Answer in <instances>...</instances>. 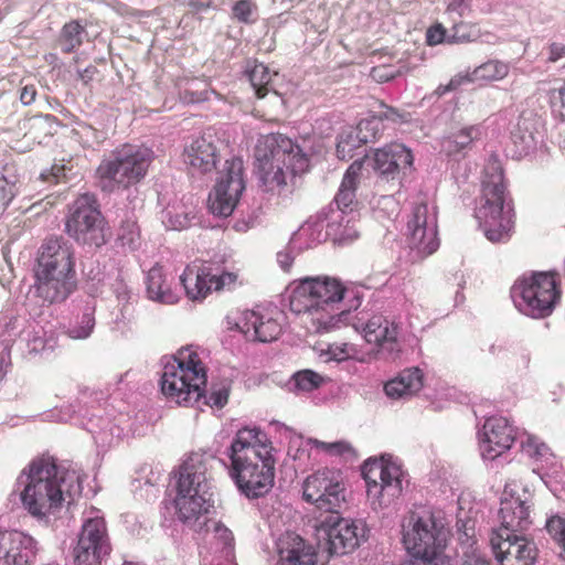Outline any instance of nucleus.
Listing matches in <instances>:
<instances>
[{
    "instance_id": "nucleus-24",
    "label": "nucleus",
    "mask_w": 565,
    "mask_h": 565,
    "mask_svg": "<svg viewBox=\"0 0 565 565\" xmlns=\"http://www.w3.org/2000/svg\"><path fill=\"white\" fill-rule=\"evenodd\" d=\"M0 554L6 565H31L35 558L33 540L18 531H4L0 542Z\"/></svg>"
},
{
    "instance_id": "nucleus-46",
    "label": "nucleus",
    "mask_w": 565,
    "mask_h": 565,
    "mask_svg": "<svg viewBox=\"0 0 565 565\" xmlns=\"http://www.w3.org/2000/svg\"><path fill=\"white\" fill-rule=\"evenodd\" d=\"M548 100L552 111L565 124V83L548 92Z\"/></svg>"
},
{
    "instance_id": "nucleus-20",
    "label": "nucleus",
    "mask_w": 565,
    "mask_h": 565,
    "mask_svg": "<svg viewBox=\"0 0 565 565\" xmlns=\"http://www.w3.org/2000/svg\"><path fill=\"white\" fill-rule=\"evenodd\" d=\"M533 507L530 493L503 498L500 504L499 518L501 526L495 532L507 531L511 534L526 531L532 524L531 509Z\"/></svg>"
},
{
    "instance_id": "nucleus-49",
    "label": "nucleus",
    "mask_w": 565,
    "mask_h": 565,
    "mask_svg": "<svg viewBox=\"0 0 565 565\" xmlns=\"http://www.w3.org/2000/svg\"><path fill=\"white\" fill-rule=\"evenodd\" d=\"M224 186L223 185H215L214 186V190L213 192L210 193L209 195V210L211 211V213H213L214 215H217V216H230L232 213H223L222 211H218L216 205L217 206H223L224 204V200L227 201V194L225 192V190H223Z\"/></svg>"
},
{
    "instance_id": "nucleus-18",
    "label": "nucleus",
    "mask_w": 565,
    "mask_h": 565,
    "mask_svg": "<svg viewBox=\"0 0 565 565\" xmlns=\"http://www.w3.org/2000/svg\"><path fill=\"white\" fill-rule=\"evenodd\" d=\"M490 544L500 565H533L537 557L535 543L523 535L493 532Z\"/></svg>"
},
{
    "instance_id": "nucleus-11",
    "label": "nucleus",
    "mask_w": 565,
    "mask_h": 565,
    "mask_svg": "<svg viewBox=\"0 0 565 565\" xmlns=\"http://www.w3.org/2000/svg\"><path fill=\"white\" fill-rule=\"evenodd\" d=\"M514 298H520L521 311L532 318L550 316L561 298V280L557 274L534 273L516 280L512 287Z\"/></svg>"
},
{
    "instance_id": "nucleus-60",
    "label": "nucleus",
    "mask_w": 565,
    "mask_h": 565,
    "mask_svg": "<svg viewBox=\"0 0 565 565\" xmlns=\"http://www.w3.org/2000/svg\"><path fill=\"white\" fill-rule=\"evenodd\" d=\"M515 351V347L513 344H508L507 342H503V341H500V342H497V343H493L491 347H490V352L493 354V355H500L502 354V360H505V361H509L510 358L508 356V352H513Z\"/></svg>"
},
{
    "instance_id": "nucleus-57",
    "label": "nucleus",
    "mask_w": 565,
    "mask_h": 565,
    "mask_svg": "<svg viewBox=\"0 0 565 565\" xmlns=\"http://www.w3.org/2000/svg\"><path fill=\"white\" fill-rule=\"evenodd\" d=\"M397 75L396 72H394L393 70H391L390 67L385 66V65H380V66H375L371 70V76L373 79L377 81V82H388L393 78H395Z\"/></svg>"
},
{
    "instance_id": "nucleus-44",
    "label": "nucleus",
    "mask_w": 565,
    "mask_h": 565,
    "mask_svg": "<svg viewBox=\"0 0 565 565\" xmlns=\"http://www.w3.org/2000/svg\"><path fill=\"white\" fill-rule=\"evenodd\" d=\"M294 381L298 390L310 392L320 386L322 376L311 370H303L294 375Z\"/></svg>"
},
{
    "instance_id": "nucleus-3",
    "label": "nucleus",
    "mask_w": 565,
    "mask_h": 565,
    "mask_svg": "<svg viewBox=\"0 0 565 565\" xmlns=\"http://www.w3.org/2000/svg\"><path fill=\"white\" fill-rule=\"evenodd\" d=\"M68 478H76L62 468L56 458L41 455L33 458L21 471L19 483L23 484L20 501L23 509L34 519L42 521L56 515L71 493L64 484Z\"/></svg>"
},
{
    "instance_id": "nucleus-26",
    "label": "nucleus",
    "mask_w": 565,
    "mask_h": 565,
    "mask_svg": "<svg viewBox=\"0 0 565 565\" xmlns=\"http://www.w3.org/2000/svg\"><path fill=\"white\" fill-rule=\"evenodd\" d=\"M215 185H223L227 194V201L224 200L223 206H217L223 213H233L243 191L245 190L243 160L233 158L225 161L224 170Z\"/></svg>"
},
{
    "instance_id": "nucleus-37",
    "label": "nucleus",
    "mask_w": 565,
    "mask_h": 565,
    "mask_svg": "<svg viewBox=\"0 0 565 565\" xmlns=\"http://www.w3.org/2000/svg\"><path fill=\"white\" fill-rule=\"evenodd\" d=\"M356 137L358 132L354 127H349L339 135L337 142V156L339 159H352L354 156L353 151L364 145L362 140Z\"/></svg>"
},
{
    "instance_id": "nucleus-61",
    "label": "nucleus",
    "mask_w": 565,
    "mask_h": 565,
    "mask_svg": "<svg viewBox=\"0 0 565 565\" xmlns=\"http://www.w3.org/2000/svg\"><path fill=\"white\" fill-rule=\"evenodd\" d=\"M53 116L45 115V116H34L29 119V132L33 135L34 138H36L35 134H33V130H40L43 126L47 125L50 121H52Z\"/></svg>"
},
{
    "instance_id": "nucleus-45",
    "label": "nucleus",
    "mask_w": 565,
    "mask_h": 565,
    "mask_svg": "<svg viewBox=\"0 0 565 565\" xmlns=\"http://www.w3.org/2000/svg\"><path fill=\"white\" fill-rule=\"evenodd\" d=\"M140 238L139 226L135 221H125L118 231V239L122 246L135 248Z\"/></svg>"
},
{
    "instance_id": "nucleus-32",
    "label": "nucleus",
    "mask_w": 565,
    "mask_h": 565,
    "mask_svg": "<svg viewBox=\"0 0 565 565\" xmlns=\"http://www.w3.org/2000/svg\"><path fill=\"white\" fill-rule=\"evenodd\" d=\"M482 136L480 125H469L451 130L441 139V150L447 156L458 154Z\"/></svg>"
},
{
    "instance_id": "nucleus-23",
    "label": "nucleus",
    "mask_w": 565,
    "mask_h": 565,
    "mask_svg": "<svg viewBox=\"0 0 565 565\" xmlns=\"http://www.w3.org/2000/svg\"><path fill=\"white\" fill-rule=\"evenodd\" d=\"M363 331L365 341L375 344L381 352L388 356L395 358L401 351L397 340L398 328L383 316H373L366 322Z\"/></svg>"
},
{
    "instance_id": "nucleus-16",
    "label": "nucleus",
    "mask_w": 565,
    "mask_h": 565,
    "mask_svg": "<svg viewBox=\"0 0 565 565\" xmlns=\"http://www.w3.org/2000/svg\"><path fill=\"white\" fill-rule=\"evenodd\" d=\"M407 242L419 257L434 254L439 247L437 216L429 213L428 205L419 202L413 206L407 221Z\"/></svg>"
},
{
    "instance_id": "nucleus-63",
    "label": "nucleus",
    "mask_w": 565,
    "mask_h": 565,
    "mask_svg": "<svg viewBox=\"0 0 565 565\" xmlns=\"http://www.w3.org/2000/svg\"><path fill=\"white\" fill-rule=\"evenodd\" d=\"M36 88L34 85H25L21 88L20 100L23 105H30L35 100Z\"/></svg>"
},
{
    "instance_id": "nucleus-5",
    "label": "nucleus",
    "mask_w": 565,
    "mask_h": 565,
    "mask_svg": "<svg viewBox=\"0 0 565 565\" xmlns=\"http://www.w3.org/2000/svg\"><path fill=\"white\" fill-rule=\"evenodd\" d=\"M259 179L268 191L287 184L288 174H301L309 169V158L292 139L282 134L263 136L256 146Z\"/></svg>"
},
{
    "instance_id": "nucleus-1",
    "label": "nucleus",
    "mask_w": 565,
    "mask_h": 565,
    "mask_svg": "<svg viewBox=\"0 0 565 565\" xmlns=\"http://www.w3.org/2000/svg\"><path fill=\"white\" fill-rule=\"evenodd\" d=\"M267 435L258 428L239 429L230 447V475L247 498L265 495L274 487L276 459Z\"/></svg>"
},
{
    "instance_id": "nucleus-29",
    "label": "nucleus",
    "mask_w": 565,
    "mask_h": 565,
    "mask_svg": "<svg viewBox=\"0 0 565 565\" xmlns=\"http://www.w3.org/2000/svg\"><path fill=\"white\" fill-rule=\"evenodd\" d=\"M38 264H49L57 269L74 270V250L63 237H51L41 247Z\"/></svg>"
},
{
    "instance_id": "nucleus-59",
    "label": "nucleus",
    "mask_w": 565,
    "mask_h": 565,
    "mask_svg": "<svg viewBox=\"0 0 565 565\" xmlns=\"http://www.w3.org/2000/svg\"><path fill=\"white\" fill-rule=\"evenodd\" d=\"M228 401V390L220 388L217 391L211 392L209 396V404L211 406L222 408Z\"/></svg>"
},
{
    "instance_id": "nucleus-55",
    "label": "nucleus",
    "mask_w": 565,
    "mask_h": 565,
    "mask_svg": "<svg viewBox=\"0 0 565 565\" xmlns=\"http://www.w3.org/2000/svg\"><path fill=\"white\" fill-rule=\"evenodd\" d=\"M82 323L83 326L79 329L72 330L73 338L84 339L92 333L95 322L90 313L83 315Z\"/></svg>"
},
{
    "instance_id": "nucleus-19",
    "label": "nucleus",
    "mask_w": 565,
    "mask_h": 565,
    "mask_svg": "<svg viewBox=\"0 0 565 565\" xmlns=\"http://www.w3.org/2000/svg\"><path fill=\"white\" fill-rule=\"evenodd\" d=\"M217 137L213 129H206L184 147V162L194 171L206 174L215 170L218 161Z\"/></svg>"
},
{
    "instance_id": "nucleus-56",
    "label": "nucleus",
    "mask_w": 565,
    "mask_h": 565,
    "mask_svg": "<svg viewBox=\"0 0 565 565\" xmlns=\"http://www.w3.org/2000/svg\"><path fill=\"white\" fill-rule=\"evenodd\" d=\"M446 39V29L441 24H436L427 30V43L429 45H437Z\"/></svg>"
},
{
    "instance_id": "nucleus-27",
    "label": "nucleus",
    "mask_w": 565,
    "mask_h": 565,
    "mask_svg": "<svg viewBox=\"0 0 565 565\" xmlns=\"http://www.w3.org/2000/svg\"><path fill=\"white\" fill-rule=\"evenodd\" d=\"M413 153L402 143L393 142L375 150L373 168L381 174H394L402 169L412 167Z\"/></svg>"
},
{
    "instance_id": "nucleus-64",
    "label": "nucleus",
    "mask_w": 565,
    "mask_h": 565,
    "mask_svg": "<svg viewBox=\"0 0 565 565\" xmlns=\"http://www.w3.org/2000/svg\"><path fill=\"white\" fill-rule=\"evenodd\" d=\"M550 55L548 61L550 62H557L558 60L565 57V44L562 43H552L548 47Z\"/></svg>"
},
{
    "instance_id": "nucleus-36",
    "label": "nucleus",
    "mask_w": 565,
    "mask_h": 565,
    "mask_svg": "<svg viewBox=\"0 0 565 565\" xmlns=\"http://www.w3.org/2000/svg\"><path fill=\"white\" fill-rule=\"evenodd\" d=\"M246 73L257 98H264L268 94L269 85L271 83V73L269 68L262 63L255 62Z\"/></svg>"
},
{
    "instance_id": "nucleus-39",
    "label": "nucleus",
    "mask_w": 565,
    "mask_h": 565,
    "mask_svg": "<svg viewBox=\"0 0 565 565\" xmlns=\"http://www.w3.org/2000/svg\"><path fill=\"white\" fill-rule=\"evenodd\" d=\"M457 532H458V540L462 548H465L463 552H468V554H471L473 551L476 553L478 552L477 545V537H476V523L473 520H461L459 519L457 521Z\"/></svg>"
},
{
    "instance_id": "nucleus-51",
    "label": "nucleus",
    "mask_w": 565,
    "mask_h": 565,
    "mask_svg": "<svg viewBox=\"0 0 565 565\" xmlns=\"http://www.w3.org/2000/svg\"><path fill=\"white\" fill-rule=\"evenodd\" d=\"M35 271L47 274L58 279L73 281V277L75 270L71 269H57V267L51 266L49 264H38V268Z\"/></svg>"
},
{
    "instance_id": "nucleus-52",
    "label": "nucleus",
    "mask_w": 565,
    "mask_h": 565,
    "mask_svg": "<svg viewBox=\"0 0 565 565\" xmlns=\"http://www.w3.org/2000/svg\"><path fill=\"white\" fill-rule=\"evenodd\" d=\"M547 530L555 536L565 553V521L557 518L547 522Z\"/></svg>"
},
{
    "instance_id": "nucleus-17",
    "label": "nucleus",
    "mask_w": 565,
    "mask_h": 565,
    "mask_svg": "<svg viewBox=\"0 0 565 565\" xmlns=\"http://www.w3.org/2000/svg\"><path fill=\"white\" fill-rule=\"evenodd\" d=\"M326 535L330 554L343 555L354 551L365 539L366 529L361 522L343 519L332 513L318 529Z\"/></svg>"
},
{
    "instance_id": "nucleus-22",
    "label": "nucleus",
    "mask_w": 565,
    "mask_h": 565,
    "mask_svg": "<svg viewBox=\"0 0 565 565\" xmlns=\"http://www.w3.org/2000/svg\"><path fill=\"white\" fill-rule=\"evenodd\" d=\"M237 328L249 339L263 343L276 341L282 328L268 312L246 310L242 313Z\"/></svg>"
},
{
    "instance_id": "nucleus-6",
    "label": "nucleus",
    "mask_w": 565,
    "mask_h": 565,
    "mask_svg": "<svg viewBox=\"0 0 565 565\" xmlns=\"http://www.w3.org/2000/svg\"><path fill=\"white\" fill-rule=\"evenodd\" d=\"M407 552L425 565H454L446 553L449 531L444 518L429 509L411 512L403 523Z\"/></svg>"
},
{
    "instance_id": "nucleus-48",
    "label": "nucleus",
    "mask_w": 565,
    "mask_h": 565,
    "mask_svg": "<svg viewBox=\"0 0 565 565\" xmlns=\"http://www.w3.org/2000/svg\"><path fill=\"white\" fill-rule=\"evenodd\" d=\"M17 178L0 177V204L7 207L18 193Z\"/></svg>"
},
{
    "instance_id": "nucleus-33",
    "label": "nucleus",
    "mask_w": 565,
    "mask_h": 565,
    "mask_svg": "<svg viewBox=\"0 0 565 565\" xmlns=\"http://www.w3.org/2000/svg\"><path fill=\"white\" fill-rule=\"evenodd\" d=\"M147 292L151 300L173 305L178 302L179 296L171 288L163 268L159 265L153 266L147 276Z\"/></svg>"
},
{
    "instance_id": "nucleus-31",
    "label": "nucleus",
    "mask_w": 565,
    "mask_h": 565,
    "mask_svg": "<svg viewBox=\"0 0 565 565\" xmlns=\"http://www.w3.org/2000/svg\"><path fill=\"white\" fill-rule=\"evenodd\" d=\"M423 387V373L418 367L406 369L384 385V391L392 398H402L416 394Z\"/></svg>"
},
{
    "instance_id": "nucleus-40",
    "label": "nucleus",
    "mask_w": 565,
    "mask_h": 565,
    "mask_svg": "<svg viewBox=\"0 0 565 565\" xmlns=\"http://www.w3.org/2000/svg\"><path fill=\"white\" fill-rule=\"evenodd\" d=\"M524 452L531 458L542 461L552 456L551 448L537 436L530 435L522 443Z\"/></svg>"
},
{
    "instance_id": "nucleus-8",
    "label": "nucleus",
    "mask_w": 565,
    "mask_h": 565,
    "mask_svg": "<svg viewBox=\"0 0 565 565\" xmlns=\"http://www.w3.org/2000/svg\"><path fill=\"white\" fill-rule=\"evenodd\" d=\"M206 468L202 462H185L180 467L174 507L178 519L185 525H196L213 507L209 494Z\"/></svg>"
},
{
    "instance_id": "nucleus-25",
    "label": "nucleus",
    "mask_w": 565,
    "mask_h": 565,
    "mask_svg": "<svg viewBox=\"0 0 565 565\" xmlns=\"http://www.w3.org/2000/svg\"><path fill=\"white\" fill-rule=\"evenodd\" d=\"M276 565H317L316 548L295 533H287L278 543Z\"/></svg>"
},
{
    "instance_id": "nucleus-10",
    "label": "nucleus",
    "mask_w": 565,
    "mask_h": 565,
    "mask_svg": "<svg viewBox=\"0 0 565 565\" xmlns=\"http://www.w3.org/2000/svg\"><path fill=\"white\" fill-rule=\"evenodd\" d=\"M65 232L78 244L89 247H100L107 243L109 227L93 194H81L68 206Z\"/></svg>"
},
{
    "instance_id": "nucleus-41",
    "label": "nucleus",
    "mask_w": 565,
    "mask_h": 565,
    "mask_svg": "<svg viewBox=\"0 0 565 565\" xmlns=\"http://www.w3.org/2000/svg\"><path fill=\"white\" fill-rule=\"evenodd\" d=\"M315 448L324 451L330 456L355 457V450L348 441L340 440L334 443H326L318 439L311 441Z\"/></svg>"
},
{
    "instance_id": "nucleus-2",
    "label": "nucleus",
    "mask_w": 565,
    "mask_h": 565,
    "mask_svg": "<svg viewBox=\"0 0 565 565\" xmlns=\"http://www.w3.org/2000/svg\"><path fill=\"white\" fill-rule=\"evenodd\" d=\"M345 291L343 282L335 277H305L292 282L289 308L302 315L308 332H329L339 326L345 312L340 308Z\"/></svg>"
},
{
    "instance_id": "nucleus-9",
    "label": "nucleus",
    "mask_w": 565,
    "mask_h": 565,
    "mask_svg": "<svg viewBox=\"0 0 565 565\" xmlns=\"http://www.w3.org/2000/svg\"><path fill=\"white\" fill-rule=\"evenodd\" d=\"M152 159L153 152L150 149L124 145L109 159L100 162L96 173L105 185L128 189L146 177Z\"/></svg>"
},
{
    "instance_id": "nucleus-47",
    "label": "nucleus",
    "mask_w": 565,
    "mask_h": 565,
    "mask_svg": "<svg viewBox=\"0 0 565 565\" xmlns=\"http://www.w3.org/2000/svg\"><path fill=\"white\" fill-rule=\"evenodd\" d=\"M373 115L379 120L380 124H382L383 121H390L393 124H401L406 121L405 114L401 113L396 108L386 105L383 102L379 103V109L375 110Z\"/></svg>"
},
{
    "instance_id": "nucleus-62",
    "label": "nucleus",
    "mask_w": 565,
    "mask_h": 565,
    "mask_svg": "<svg viewBox=\"0 0 565 565\" xmlns=\"http://www.w3.org/2000/svg\"><path fill=\"white\" fill-rule=\"evenodd\" d=\"M463 556L465 558L461 565H491L488 559H486L480 553H476V551L471 554L463 552Z\"/></svg>"
},
{
    "instance_id": "nucleus-12",
    "label": "nucleus",
    "mask_w": 565,
    "mask_h": 565,
    "mask_svg": "<svg viewBox=\"0 0 565 565\" xmlns=\"http://www.w3.org/2000/svg\"><path fill=\"white\" fill-rule=\"evenodd\" d=\"M367 499L374 510L390 507L403 491L401 467L384 458H370L362 467Z\"/></svg>"
},
{
    "instance_id": "nucleus-4",
    "label": "nucleus",
    "mask_w": 565,
    "mask_h": 565,
    "mask_svg": "<svg viewBox=\"0 0 565 565\" xmlns=\"http://www.w3.org/2000/svg\"><path fill=\"white\" fill-rule=\"evenodd\" d=\"M507 185L503 170L497 160L486 168L481 195L475 210V217L486 237L492 243H505L514 227V211L507 202Z\"/></svg>"
},
{
    "instance_id": "nucleus-28",
    "label": "nucleus",
    "mask_w": 565,
    "mask_h": 565,
    "mask_svg": "<svg viewBox=\"0 0 565 565\" xmlns=\"http://www.w3.org/2000/svg\"><path fill=\"white\" fill-rule=\"evenodd\" d=\"M362 168L363 162L361 160H355L350 164L343 175L340 189L334 198V202L339 210L337 213V218H340L341 221L344 220L343 215L352 214L358 206L355 191L360 183Z\"/></svg>"
},
{
    "instance_id": "nucleus-30",
    "label": "nucleus",
    "mask_w": 565,
    "mask_h": 565,
    "mask_svg": "<svg viewBox=\"0 0 565 565\" xmlns=\"http://www.w3.org/2000/svg\"><path fill=\"white\" fill-rule=\"evenodd\" d=\"M35 294L49 303L65 300L74 289V282L35 271Z\"/></svg>"
},
{
    "instance_id": "nucleus-54",
    "label": "nucleus",
    "mask_w": 565,
    "mask_h": 565,
    "mask_svg": "<svg viewBox=\"0 0 565 565\" xmlns=\"http://www.w3.org/2000/svg\"><path fill=\"white\" fill-rule=\"evenodd\" d=\"M516 130L522 132L520 135V139L522 142L529 143L534 140V129L529 118L521 116L516 125Z\"/></svg>"
},
{
    "instance_id": "nucleus-34",
    "label": "nucleus",
    "mask_w": 565,
    "mask_h": 565,
    "mask_svg": "<svg viewBox=\"0 0 565 565\" xmlns=\"http://www.w3.org/2000/svg\"><path fill=\"white\" fill-rule=\"evenodd\" d=\"M510 73V65L500 60H489L477 66L472 72H466L468 83H492L504 79Z\"/></svg>"
},
{
    "instance_id": "nucleus-50",
    "label": "nucleus",
    "mask_w": 565,
    "mask_h": 565,
    "mask_svg": "<svg viewBox=\"0 0 565 565\" xmlns=\"http://www.w3.org/2000/svg\"><path fill=\"white\" fill-rule=\"evenodd\" d=\"M256 9V4L252 0H238L233 6V17L239 22H250V15Z\"/></svg>"
},
{
    "instance_id": "nucleus-43",
    "label": "nucleus",
    "mask_w": 565,
    "mask_h": 565,
    "mask_svg": "<svg viewBox=\"0 0 565 565\" xmlns=\"http://www.w3.org/2000/svg\"><path fill=\"white\" fill-rule=\"evenodd\" d=\"M354 128L358 132L356 138H360L363 143L375 141L380 137L381 124L374 115L370 118L360 120Z\"/></svg>"
},
{
    "instance_id": "nucleus-42",
    "label": "nucleus",
    "mask_w": 565,
    "mask_h": 565,
    "mask_svg": "<svg viewBox=\"0 0 565 565\" xmlns=\"http://www.w3.org/2000/svg\"><path fill=\"white\" fill-rule=\"evenodd\" d=\"M356 217L355 215H351L347 220V224L342 227L341 224L337 225L334 223L328 224V234L333 235L334 238L340 242H351L359 237V232L355 227Z\"/></svg>"
},
{
    "instance_id": "nucleus-14",
    "label": "nucleus",
    "mask_w": 565,
    "mask_h": 565,
    "mask_svg": "<svg viewBox=\"0 0 565 565\" xmlns=\"http://www.w3.org/2000/svg\"><path fill=\"white\" fill-rule=\"evenodd\" d=\"M181 285L186 297L192 301L204 300L212 291L234 290L242 285L236 271L212 273L211 267L201 266L192 268L188 266L180 276Z\"/></svg>"
},
{
    "instance_id": "nucleus-7",
    "label": "nucleus",
    "mask_w": 565,
    "mask_h": 565,
    "mask_svg": "<svg viewBox=\"0 0 565 565\" xmlns=\"http://www.w3.org/2000/svg\"><path fill=\"white\" fill-rule=\"evenodd\" d=\"M206 381V369L199 353L182 348L164 364L160 386L167 398L189 406L203 396Z\"/></svg>"
},
{
    "instance_id": "nucleus-53",
    "label": "nucleus",
    "mask_w": 565,
    "mask_h": 565,
    "mask_svg": "<svg viewBox=\"0 0 565 565\" xmlns=\"http://www.w3.org/2000/svg\"><path fill=\"white\" fill-rule=\"evenodd\" d=\"M214 537L225 548H232L234 545V535L232 531L222 523H217L215 525Z\"/></svg>"
},
{
    "instance_id": "nucleus-21",
    "label": "nucleus",
    "mask_w": 565,
    "mask_h": 565,
    "mask_svg": "<svg viewBox=\"0 0 565 565\" xmlns=\"http://www.w3.org/2000/svg\"><path fill=\"white\" fill-rule=\"evenodd\" d=\"M514 443V429L504 417H490L483 425L480 448L482 456L494 459Z\"/></svg>"
},
{
    "instance_id": "nucleus-35",
    "label": "nucleus",
    "mask_w": 565,
    "mask_h": 565,
    "mask_svg": "<svg viewBox=\"0 0 565 565\" xmlns=\"http://www.w3.org/2000/svg\"><path fill=\"white\" fill-rule=\"evenodd\" d=\"M83 32L84 26L77 20H72L65 23L57 39V44L62 52L70 54L78 49L83 43Z\"/></svg>"
},
{
    "instance_id": "nucleus-38",
    "label": "nucleus",
    "mask_w": 565,
    "mask_h": 565,
    "mask_svg": "<svg viewBox=\"0 0 565 565\" xmlns=\"http://www.w3.org/2000/svg\"><path fill=\"white\" fill-rule=\"evenodd\" d=\"M321 352L327 354L329 359L339 362L349 359L361 360L360 350L349 341H334L329 343L326 349H321Z\"/></svg>"
},
{
    "instance_id": "nucleus-15",
    "label": "nucleus",
    "mask_w": 565,
    "mask_h": 565,
    "mask_svg": "<svg viewBox=\"0 0 565 565\" xmlns=\"http://www.w3.org/2000/svg\"><path fill=\"white\" fill-rule=\"evenodd\" d=\"M110 552L111 545L104 518L86 520L73 552L76 565H102Z\"/></svg>"
},
{
    "instance_id": "nucleus-58",
    "label": "nucleus",
    "mask_w": 565,
    "mask_h": 565,
    "mask_svg": "<svg viewBox=\"0 0 565 565\" xmlns=\"http://www.w3.org/2000/svg\"><path fill=\"white\" fill-rule=\"evenodd\" d=\"M468 83L466 81V75L465 73H460V74H457L455 75L447 85H439L437 87V94L439 95H444L448 92H451V90H456L458 89L461 85Z\"/></svg>"
},
{
    "instance_id": "nucleus-13",
    "label": "nucleus",
    "mask_w": 565,
    "mask_h": 565,
    "mask_svg": "<svg viewBox=\"0 0 565 565\" xmlns=\"http://www.w3.org/2000/svg\"><path fill=\"white\" fill-rule=\"evenodd\" d=\"M302 499L318 510L339 513L345 505V486L339 471L323 468L302 481Z\"/></svg>"
}]
</instances>
